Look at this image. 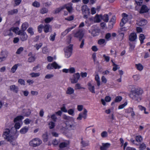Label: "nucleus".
Masks as SVG:
<instances>
[{
	"instance_id": "f257e3e1",
	"label": "nucleus",
	"mask_w": 150,
	"mask_h": 150,
	"mask_svg": "<svg viewBox=\"0 0 150 150\" xmlns=\"http://www.w3.org/2000/svg\"><path fill=\"white\" fill-rule=\"evenodd\" d=\"M143 92L142 90L140 88H134L131 91L129 97L133 100L139 101L141 100L140 96Z\"/></svg>"
},
{
	"instance_id": "f03ea898",
	"label": "nucleus",
	"mask_w": 150,
	"mask_h": 150,
	"mask_svg": "<svg viewBox=\"0 0 150 150\" xmlns=\"http://www.w3.org/2000/svg\"><path fill=\"white\" fill-rule=\"evenodd\" d=\"M10 130L8 129H5L2 135L3 137L7 141L9 142L12 145H14L15 144V142L14 140L13 137L9 134Z\"/></svg>"
},
{
	"instance_id": "7ed1b4c3",
	"label": "nucleus",
	"mask_w": 150,
	"mask_h": 150,
	"mask_svg": "<svg viewBox=\"0 0 150 150\" xmlns=\"http://www.w3.org/2000/svg\"><path fill=\"white\" fill-rule=\"evenodd\" d=\"M65 8H66L69 13H72L73 11V9L72 7V4L71 3H69L65 4L57 8L55 10V12L56 13H58L64 9Z\"/></svg>"
},
{
	"instance_id": "20e7f679",
	"label": "nucleus",
	"mask_w": 150,
	"mask_h": 150,
	"mask_svg": "<svg viewBox=\"0 0 150 150\" xmlns=\"http://www.w3.org/2000/svg\"><path fill=\"white\" fill-rule=\"evenodd\" d=\"M19 29H13V31L16 34L20 35L21 40L24 41L27 40L28 36L25 33L23 32V30H19Z\"/></svg>"
},
{
	"instance_id": "39448f33",
	"label": "nucleus",
	"mask_w": 150,
	"mask_h": 150,
	"mask_svg": "<svg viewBox=\"0 0 150 150\" xmlns=\"http://www.w3.org/2000/svg\"><path fill=\"white\" fill-rule=\"evenodd\" d=\"M73 34L74 37L78 38L79 41L81 40L84 35V33L82 29L79 30Z\"/></svg>"
},
{
	"instance_id": "423d86ee",
	"label": "nucleus",
	"mask_w": 150,
	"mask_h": 150,
	"mask_svg": "<svg viewBox=\"0 0 150 150\" xmlns=\"http://www.w3.org/2000/svg\"><path fill=\"white\" fill-rule=\"evenodd\" d=\"M66 125L67 129L69 130L74 129L76 127L75 122L73 120L67 121Z\"/></svg>"
},
{
	"instance_id": "0eeeda50",
	"label": "nucleus",
	"mask_w": 150,
	"mask_h": 150,
	"mask_svg": "<svg viewBox=\"0 0 150 150\" xmlns=\"http://www.w3.org/2000/svg\"><path fill=\"white\" fill-rule=\"evenodd\" d=\"M42 143V141L38 138H35L30 142L29 144L30 146L36 147L39 146Z\"/></svg>"
},
{
	"instance_id": "6e6552de",
	"label": "nucleus",
	"mask_w": 150,
	"mask_h": 150,
	"mask_svg": "<svg viewBox=\"0 0 150 150\" xmlns=\"http://www.w3.org/2000/svg\"><path fill=\"white\" fill-rule=\"evenodd\" d=\"M80 77V75L79 73H77L74 74L73 75L72 77L70 79L71 83L73 84L77 83Z\"/></svg>"
},
{
	"instance_id": "1a4fd4ad",
	"label": "nucleus",
	"mask_w": 150,
	"mask_h": 150,
	"mask_svg": "<svg viewBox=\"0 0 150 150\" xmlns=\"http://www.w3.org/2000/svg\"><path fill=\"white\" fill-rule=\"evenodd\" d=\"M116 18L115 16H113L111 19L108 23V26L107 27L105 25L104 23V27L108 28H112L113 27V25L115 23Z\"/></svg>"
},
{
	"instance_id": "9d476101",
	"label": "nucleus",
	"mask_w": 150,
	"mask_h": 150,
	"mask_svg": "<svg viewBox=\"0 0 150 150\" xmlns=\"http://www.w3.org/2000/svg\"><path fill=\"white\" fill-rule=\"evenodd\" d=\"M87 111L86 109H84L83 113H80L78 117L77 118V120H80L82 119V117L84 119H86V118L87 115Z\"/></svg>"
},
{
	"instance_id": "9b49d317",
	"label": "nucleus",
	"mask_w": 150,
	"mask_h": 150,
	"mask_svg": "<svg viewBox=\"0 0 150 150\" xmlns=\"http://www.w3.org/2000/svg\"><path fill=\"white\" fill-rule=\"evenodd\" d=\"M103 19L102 15L96 14L95 17L93 18V20L94 22L96 23L100 22Z\"/></svg>"
},
{
	"instance_id": "f8f14e48",
	"label": "nucleus",
	"mask_w": 150,
	"mask_h": 150,
	"mask_svg": "<svg viewBox=\"0 0 150 150\" xmlns=\"http://www.w3.org/2000/svg\"><path fill=\"white\" fill-rule=\"evenodd\" d=\"M149 10V9L146 5H143L141 8L139 13H146L148 12Z\"/></svg>"
},
{
	"instance_id": "ddd939ff",
	"label": "nucleus",
	"mask_w": 150,
	"mask_h": 150,
	"mask_svg": "<svg viewBox=\"0 0 150 150\" xmlns=\"http://www.w3.org/2000/svg\"><path fill=\"white\" fill-rule=\"evenodd\" d=\"M137 38V35L135 33H130L129 37V40L131 41H134Z\"/></svg>"
},
{
	"instance_id": "4468645a",
	"label": "nucleus",
	"mask_w": 150,
	"mask_h": 150,
	"mask_svg": "<svg viewBox=\"0 0 150 150\" xmlns=\"http://www.w3.org/2000/svg\"><path fill=\"white\" fill-rule=\"evenodd\" d=\"M147 23L146 21L143 18H141L137 20V24L140 26L145 25Z\"/></svg>"
},
{
	"instance_id": "2eb2a0df",
	"label": "nucleus",
	"mask_w": 150,
	"mask_h": 150,
	"mask_svg": "<svg viewBox=\"0 0 150 150\" xmlns=\"http://www.w3.org/2000/svg\"><path fill=\"white\" fill-rule=\"evenodd\" d=\"M82 10L84 13L87 14H89L90 13L89 9L86 5H84L82 7Z\"/></svg>"
},
{
	"instance_id": "dca6fc26",
	"label": "nucleus",
	"mask_w": 150,
	"mask_h": 150,
	"mask_svg": "<svg viewBox=\"0 0 150 150\" xmlns=\"http://www.w3.org/2000/svg\"><path fill=\"white\" fill-rule=\"evenodd\" d=\"M22 112L24 116L28 117L30 114L31 112L29 109H24L23 110Z\"/></svg>"
},
{
	"instance_id": "f3484780",
	"label": "nucleus",
	"mask_w": 150,
	"mask_h": 150,
	"mask_svg": "<svg viewBox=\"0 0 150 150\" xmlns=\"http://www.w3.org/2000/svg\"><path fill=\"white\" fill-rule=\"evenodd\" d=\"M10 90L16 93H17L18 91V88L15 85H12L10 86Z\"/></svg>"
},
{
	"instance_id": "a211bd4d",
	"label": "nucleus",
	"mask_w": 150,
	"mask_h": 150,
	"mask_svg": "<svg viewBox=\"0 0 150 150\" xmlns=\"http://www.w3.org/2000/svg\"><path fill=\"white\" fill-rule=\"evenodd\" d=\"M88 88L89 91L93 93H95V87L94 86L92 85L91 83H88Z\"/></svg>"
},
{
	"instance_id": "6ab92c4d",
	"label": "nucleus",
	"mask_w": 150,
	"mask_h": 150,
	"mask_svg": "<svg viewBox=\"0 0 150 150\" xmlns=\"http://www.w3.org/2000/svg\"><path fill=\"white\" fill-rule=\"evenodd\" d=\"M81 146L83 147H86L89 145L88 142L84 141L83 138L81 139Z\"/></svg>"
},
{
	"instance_id": "aec40b11",
	"label": "nucleus",
	"mask_w": 150,
	"mask_h": 150,
	"mask_svg": "<svg viewBox=\"0 0 150 150\" xmlns=\"http://www.w3.org/2000/svg\"><path fill=\"white\" fill-rule=\"evenodd\" d=\"M89 32H91V34L93 36H95L98 34L99 32V30L98 29H94L92 30H89Z\"/></svg>"
},
{
	"instance_id": "412c9836",
	"label": "nucleus",
	"mask_w": 150,
	"mask_h": 150,
	"mask_svg": "<svg viewBox=\"0 0 150 150\" xmlns=\"http://www.w3.org/2000/svg\"><path fill=\"white\" fill-rule=\"evenodd\" d=\"M74 92V89L71 87H68L67 88V91H66V93L68 95H71L73 94Z\"/></svg>"
},
{
	"instance_id": "4be33fe9",
	"label": "nucleus",
	"mask_w": 150,
	"mask_h": 150,
	"mask_svg": "<svg viewBox=\"0 0 150 150\" xmlns=\"http://www.w3.org/2000/svg\"><path fill=\"white\" fill-rule=\"evenodd\" d=\"M69 45L66 47L64 49V51H70L72 52L73 50V45L70 44L68 45Z\"/></svg>"
},
{
	"instance_id": "5701e85b",
	"label": "nucleus",
	"mask_w": 150,
	"mask_h": 150,
	"mask_svg": "<svg viewBox=\"0 0 150 150\" xmlns=\"http://www.w3.org/2000/svg\"><path fill=\"white\" fill-rule=\"evenodd\" d=\"M13 29H10L9 30H7L4 33V35L7 36L8 35L9 36H11L13 34L11 33V31L13 32H14L13 31Z\"/></svg>"
},
{
	"instance_id": "b1692460",
	"label": "nucleus",
	"mask_w": 150,
	"mask_h": 150,
	"mask_svg": "<svg viewBox=\"0 0 150 150\" xmlns=\"http://www.w3.org/2000/svg\"><path fill=\"white\" fill-rule=\"evenodd\" d=\"M72 38V37L70 35L68 36L67 37V38L66 40V44L67 45L71 44L70 43H71V42Z\"/></svg>"
},
{
	"instance_id": "393cba45",
	"label": "nucleus",
	"mask_w": 150,
	"mask_h": 150,
	"mask_svg": "<svg viewBox=\"0 0 150 150\" xmlns=\"http://www.w3.org/2000/svg\"><path fill=\"white\" fill-rule=\"evenodd\" d=\"M145 38V37L143 34H140L139 36V39L140 41L141 44L144 43V40Z\"/></svg>"
},
{
	"instance_id": "a878e982",
	"label": "nucleus",
	"mask_w": 150,
	"mask_h": 150,
	"mask_svg": "<svg viewBox=\"0 0 150 150\" xmlns=\"http://www.w3.org/2000/svg\"><path fill=\"white\" fill-rule=\"evenodd\" d=\"M32 5L35 7L39 8L40 7V4L39 2L37 1H35L32 3Z\"/></svg>"
},
{
	"instance_id": "bb28decb",
	"label": "nucleus",
	"mask_w": 150,
	"mask_h": 150,
	"mask_svg": "<svg viewBox=\"0 0 150 150\" xmlns=\"http://www.w3.org/2000/svg\"><path fill=\"white\" fill-rule=\"evenodd\" d=\"M95 80L96 82L97 86H99L100 85V81L99 77L98 75H96L95 77Z\"/></svg>"
},
{
	"instance_id": "cd10ccee",
	"label": "nucleus",
	"mask_w": 150,
	"mask_h": 150,
	"mask_svg": "<svg viewBox=\"0 0 150 150\" xmlns=\"http://www.w3.org/2000/svg\"><path fill=\"white\" fill-rule=\"evenodd\" d=\"M28 128L25 127L21 129L20 131V132L22 134H25L28 131Z\"/></svg>"
},
{
	"instance_id": "c85d7f7f",
	"label": "nucleus",
	"mask_w": 150,
	"mask_h": 150,
	"mask_svg": "<svg viewBox=\"0 0 150 150\" xmlns=\"http://www.w3.org/2000/svg\"><path fill=\"white\" fill-rule=\"evenodd\" d=\"M48 9L45 8H42L40 10V13L43 14L47 13Z\"/></svg>"
},
{
	"instance_id": "c756f323",
	"label": "nucleus",
	"mask_w": 150,
	"mask_h": 150,
	"mask_svg": "<svg viewBox=\"0 0 150 150\" xmlns=\"http://www.w3.org/2000/svg\"><path fill=\"white\" fill-rule=\"evenodd\" d=\"M68 145V143L65 142H64L60 143L59 146L60 148L62 149L67 147Z\"/></svg>"
},
{
	"instance_id": "7c9ffc66",
	"label": "nucleus",
	"mask_w": 150,
	"mask_h": 150,
	"mask_svg": "<svg viewBox=\"0 0 150 150\" xmlns=\"http://www.w3.org/2000/svg\"><path fill=\"white\" fill-rule=\"evenodd\" d=\"M123 18L122 20L127 22L128 20V15L125 13H123L122 14Z\"/></svg>"
},
{
	"instance_id": "2f4dec72",
	"label": "nucleus",
	"mask_w": 150,
	"mask_h": 150,
	"mask_svg": "<svg viewBox=\"0 0 150 150\" xmlns=\"http://www.w3.org/2000/svg\"><path fill=\"white\" fill-rule=\"evenodd\" d=\"M65 53V55L67 58H68L71 56L72 52L64 51Z\"/></svg>"
},
{
	"instance_id": "473e14b6",
	"label": "nucleus",
	"mask_w": 150,
	"mask_h": 150,
	"mask_svg": "<svg viewBox=\"0 0 150 150\" xmlns=\"http://www.w3.org/2000/svg\"><path fill=\"white\" fill-rule=\"evenodd\" d=\"M135 66L137 69L140 71H142L143 69V67L142 65L140 64H136Z\"/></svg>"
},
{
	"instance_id": "72a5a7b5",
	"label": "nucleus",
	"mask_w": 150,
	"mask_h": 150,
	"mask_svg": "<svg viewBox=\"0 0 150 150\" xmlns=\"http://www.w3.org/2000/svg\"><path fill=\"white\" fill-rule=\"evenodd\" d=\"M43 140L45 142H47L48 139V135L47 132H45L42 135Z\"/></svg>"
},
{
	"instance_id": "f704fd0d",
	"label": "nucleus",
	"mask_w": 150,
	"mask_h": 150,
	"mask_svg": "<svg viewBox=\"0 0 150 150\" xmlns=\"http://www.w3.org/2000/svg\"><path fill=\"white\" fill-rule=\"evenodd\" d=\"M18 12V10L17 9H15L9 11L8 12V14L9 15H11L16 13Z\"/></svg>"
},
{
	"instance_id": "c9c22d12",
	"label": "nucleus",
	"mask_w": 150,
	"mask_h": 150,
	"mask_svg": "<svg viewBox=\"0 0 150 150\" xmlns=\"http://www.w3.org/2000/svg\"><path fill=\"white\" fill-rule=\"evenodd\" d=\"M53 68L54 69H59L61 67L59 65L55 62H53Z\"/></svg>"
},
{
	"instance_id": "e433bc0d",
	"label": "nucleus",
	"mask_w": 150,
	"mask_h": 150,
	"mask_svg": "<svg viewBox=\"0 0 150 150\" xmlns=\"http://www.w3.org/2000/svg\"><path fill=\"white\" fill-rule=\"evenodd\" d=\"M13 5L15 6L19 5L21 3L22 0H13Z\"/></svg>"
},
{
	"instance_id": "4c0bfd02",
	"label": "nucleus",
	"mask_w": 150,
	"mask_h": 150,
	"mask_svg": "<svg viewBox=\"0 0 150 150\" xmlns=\"http://www.w3.org/2000/svg\"><path fill=\"white\" fill-rule=\"evenodd\" d=\"M50 129H53L55 126V123L52 121L50 122L48 124Z\"/></svg>"
},
{
	"instance_id": "58836bf2",
	"label": "nucleus",
	"mask_w": 150,
	"mask_h": 150,
	"mask_svg": "<svg viewBox=\"0 0 150 150\" xmlns=\"http://www.w3.org/2000/svg\"><path fill=\"white\" fill-rule=\"evenodd\" d=\"M138 107L139 108V109L141 110H144V113L145 114H148L149 113V112H148L146 111V108L142 106L141 105H139L138 106Z\"/></svg>"
},
{
	"instance_id": "ea45409f",
	"label": "nucleus",
	"mask_w": 150,
	"mask_h": 150,
	"mask_svg": "<svg viewBox=\"0 0 150 150\" xmlns=\"http://www.w3.org/2000/svg\"><path fill=\"white\" fill-rule=\"evenodd\" d=\"M146 144L144 143L140 144L139 147V149H142V150H144L146 148Z\"/></svg>"
},
{
	"instance_id": "a19ab883",
	"label": "nucleus",
	"mask_w": 150,
	"mask_h": 150,
	"mask_svg": "<svg viewBox=\"0 0 150 150\" xmlns=\"http://www.w3.org/2000/svg\"><path fill=\"white\" fill-rule=\"evenodd\" d=\"M23 119V116H18L16 117V118H15L14 120V122H16L18 121L22 120Z\"/></svg>"
},
{
	"instance_id": "79ce46f5",
	"label": "nucleus",
	"mask_w": 150,
	"mask_h": 150,
	"mask_svg": "<svg viewBox=\"0 0 150 150\" xmlns=\"http://www.w3.org/2000/svg\"><path fill=\"white\" fill-rule=\"evenodd\" d=\"M135 3L139 6L141 5L143 3V0H135Z\"/></svg>"
},
{
	"instance_id": "37998d69",
	"label": "nucleus",
	"mask_w": 150,
	"mask_h": 150,
	"mask_svg": "<svg viewBox=\"0 0 150 150\" xmlns=\"http://www.w3.org/2000/svg\"><path fill=\"white\" fill-rule=\"evenodd\" d=\"M17 64H16L14 65L11 69V71L13 73H14L17 69Z\"/></svg>"
},
{
	"instance_id": "c03bdc74",
	"label": "nucleus",
	"mask_w": 150,
	"mask_h": 150,
	"mask_svg": "<svg viewBox=\"0 0 150 150\" xmlns=\"http://www.w3.org/2000/svg\"><path fill=\"white\" fill-rule=\"evenodd\" d=\"M74 16L73 15L69 16L65 18V20L68 21H70L74 19Z\"/></svg>"
},
{
	"instance_id": "a18cd8bd",
	"label": "nucleus",
	"mask_w": 150,
	"mask_h": 150,
	"mask_svg": "<svg viewBox=\"0 0 150 150\" xmlns=\"http://www.w3.org/2000/svg\"><path fill=\"white\" fill-rule=\"evenodd\" d=\"M40 75V74L39 73H32L30 74V75L32 77H36L39 76Z\"/></svg>"
},
{
	"instance_id": "49530a36",
	"label": "nucleus",
	"mask_w": 150,
	"mask_h": 150,
	"mask_svg": "<svg viewBox=\"0 0 150 150\" xmlns=\"http://www.w3.org/2000/svg\"><path fill=\"white\" fill-rule=\"evenodd\" d=\"M109 16L108 14L104 15V22H107L109 20Z\"/></svg>"
},
{
	"instance_id": "de8ad7c7",
	"label": "nucleus",
	"mask_w": 150,
	"mask_h": 150,
	"mask_svg": "<svg viewBox=\"0 0 150 150\" xmlns=\"http://www.w3.org/2000/svg\"><path fill=\"white\" fill-rule=\"evenodd\" d=\"M56 34L54 33L53 34H51L50 36V40L52 41H53L55 40Z\"/></svg>"
},
{
	"instance_id": "09e8293b",
	"label": "nucleus",
	"mask_w": 150,
	"mask_h": 150,
	"mask_svg": "<svg viewBox=\"0 0 150 150\" xmlns=\"http://www.w3.org/2000/svg\"><path fill=\"white\" fill-rule=\"evenodd\" d=\"M122 98L120 96H118L116 97L115 100V102H118L122 100Z\"/></svg>"
},
{
	"instance_id": "8fccbe9b",
	"label": "nucleus",
	"mask_w": 150,
	"mask_h": 150,
	"mask_svg": "<svg viewBox=\"0 0 150 150\" xmlns=\"http://www.w3.org/2000/svg\"><path fill=\"white\" fill-rule=\"evenodd\" d=\"M110 146V144L109 143H104V150H107Z\"/></svg>"
},
{
	"instance_id": "3c124183",
	"label": "nucleus",
	"mask_w": 150,
	"mask_h": 150,
	"mask_svg": "<svg viewBox=\"0 0 150 150\" xmlns=\"http://www.w3.org/2000/svg\"><path fill=\"white\" fill-rule=\"evenodd\" d=\"M136 140L137 142H140L142 141V138L141 136H138L136 137Z\"/></svg>"
},
{
	"instance_id": "603ef678",
	"label": "nucleus",
	"mask_w": 150,
	"mask_h": 150,
	"mask_svg": "<svg viewBox=\"0 0 150 150\" xmlns=\"http://www.w3.org/2000/svg\"><path fill=\"white\" fill-rule=\"evenodd\" d=\"M75 89H80L81 88L85 89V88L84 87H81L80 84L79 83H78L75 85Z\"/></svg>"
},
{
	"instance_id": "864d4df0",
	"label": "nucleus",
	"mask_w": 150,
	"mask_h": 150,
	"mask_svg": "<svg viewBox=\"0 0 150 150\" xmlns=\"http://www.w3.org/2000/svg\"><path fill=\"white\" fill-rule=\"evenodd\" d=\"M22 28H27L29 27V24L27 22L23 23L21 25Z\"/></svg>"
},
{
	"instance_id": "5fc2aeb1",
	"label": "nucleus",
	"mask_w": 150,
	"mask_h": 150,
	"mask_svg": "<svg viewBox=\"0 0 150 150\" xmlns=\"http://www.w3.org/2000/svg\"><path fill=\"white\" fill-rule=\"evenodd\" d=\"M70 29H67L65 30V31L63 32L61 34V35H63V36H65L70 31Z\"/></svg>"
},
{
	"instance_id": "6e6d98bb",
	"label": "nucleus",
	"mask_w": 150,
	"mask_h": 150,
	"mask_svg": "<svg viewBox=\"0 0 150 150\" xmlns=\"http://www.w3.org/2000/svg\"><path fill=\"white\" fill-rule=\"evenodd\" d=\"M42 45V43H40L39 44H36L35 46L34 47L36 48L37 50H38L40 48Z\"/></svg>"
},
{
	"instance_id": "4d7b16f0",
	"label": "nucleus",
	"mask_w": 150,
	"mask_h": 150,
	"mask_svg": "<svg viewBox=\"0 0 150 150\" xmlns=\"http://www.w3.org/2000/svg\"><path fill=\"white\" fill-rule=\"evenodd\" d=\"M51 118L54 122H56L57 118L55 114H52L51 115Z\"/></svg>"
},
{
	"instance_id": "13d9d810",
	"label": "nucleus",
	"mask_w": 150,
	"mask_h": 150,
	"mask_svg": "<svg viewBox=\"0 0 150 150\" xmlns=\"http://www.w3.org/2000/svg\"><path fill=\"white\" fill-rule=\"evenodd\" d=\"M53 19L52 17L47 18L45 19V21L46 23H49L52 21Z\"/></svg>"
},
{
	"instance_id": "bf43d9fd",
	"label": "nucleus",
	"mask_w": 150,
	"mask_h": 150,
	"mask_svg": "<svg viewBox=\"0 0 150 150\" xmlns=\"http://www.w3.org/2000/svg\"><path fill=\"white\" fill-rule=\"evenodd\" d=\"M129 46H130L129 49L130 50H134V48L135 47L134 44H133L132 43H129Z\"/></svg>"
},
{
	"instance_id": "052dcab7",
	"label": "nucleus",
	"mask_w": 150,
	"mask_h": 150,
	"mask_svg": "<svg viewBox=\"0 0 150 150\" xmlns=\"http://www.w3.org/2000/svg\"><path fill=\"white\" fill-rule=\"evenodd\" d=\"M2 55L4 56V58H6L8 56V53L7 51L2 52Z\"/></svg>"
},
{
	"instance_id": "680f3d73",
	"label": "nucleus",
	"mask_w": 150,
	"mask_h": 150,
	"mask_svg": "<svg viewBox=\"0 0 150 150\" xmlns=\"http://www.w3.org/2000/svg\"><path fill=\"white\" fill-rule=\"evenodd\" d=\"M35 58L34 57H30L28 59V61L29 62H33L35 60Z\"/></svg>"
},
{
	"instance_id": "e2e57ef3",
	"label": "nucleus",
	"mask_w": 150,
	"mask_h": 150,
	"mask_svg": "<svg viewBox=\"0 0 150 150\" xmlns=\"http://www.w3.org/2000/svg\"><path fill=\"white\" fill-rule=\"evenodd\" d=\"M18 82L21 85H24L25 84V81L23 79H19L18 80Z\"/></svg>"
},
{
	"instance_id": "0e129e2a",
	"label": "nucleus",
	"mask_w": 150,
	"mask_h": 150,
	"mask_svg": "<svg viewBox=\"0 0 150 150\" xmlns=\"http://www.w3.org/2000/svg\"><path fill=\"white\" fill-rule=\"evenodd\" d=\"M127 21L121 20L120 23V25L121 27H123L124 25L126 24Z\"/></svg>"
},
{
	"instance_id": "69168bd1",
	"label": "nucleus",
	"mask_w": 150,
	"mask_h": 150,
	"mask_svg": "<svg viewBox=\"0 0 150 150\" xmlns=\"http://www.w3.org/2000/svg\"><path fill=\"white\" fill-rule=\"evenodd\" d=\"M91 13L92 15L96 13V9L94 7H92L91 8Z\"/></svg>"
},
{
	"instance_id": "338daca9",
	"label": "nucleus",
	"mask_w": 150,
	"mask_h": 150,
	"mask_svg": "<svg viewBox=\"0 0 150 150\" xmlns=\"http://www.w3.org/2000/svg\"><path fill=\"white\" fill-rule=\"evenodd\" d=\"M23 47H21L18 49L16 53L17 54H20L21 53V52L23 51Z\"/></svg>"
},
{
	"instance_id": "774afa93",
	"label": "nucleus",
	"mask_w": 150,
	"mask_h": 150,
	"mask_svg": "<svg viewBox=\"0 0 150 150\" xmlns=\"http://www.w3.org/2000/svg\"><path fill=\"white\" fill-rule=\"evenodd\" d=\"M133 77L135 80L137 81L140 79V76L139 75H136L133 76Z\"/></svg>"
}]
</instances>
